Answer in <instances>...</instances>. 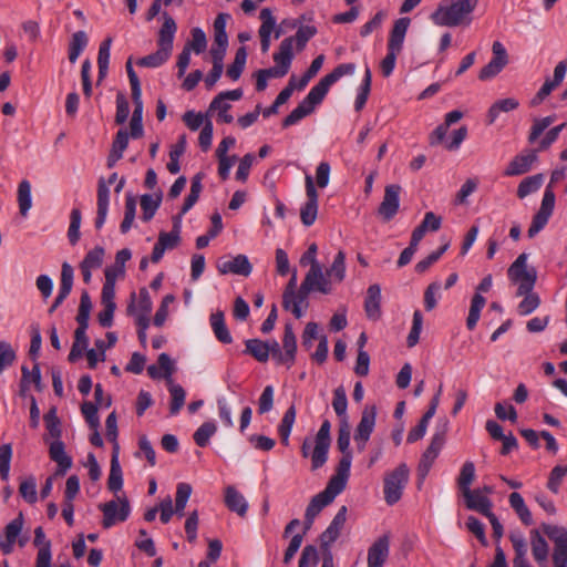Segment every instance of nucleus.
<instances>
[{
    "label": "nucleus",
    "mask_w": 567,
    "mask_h": 567,
    "mask_svg": "<svg viewBox=\"0 0 567 567\" xmlns=\"http://www.w3.org/2000/svg\"><path fill=\"white\" fill-rule=\"evenodd\" d=\"M478 0L442 1L431 14V20L440 27H457L476 8Z\"/></svg>",
    "instance_id": "f257e3e1"
},
{
    "label": "nucleus",
    "mask_w": 567,
    "mask_h": 567,
    "mask_svg": "<svg viewBox=\"0 0 567 567\" xmlns=\"http://www.w3.org/2000/svg\"><path fill=\"white\" fill-rule=\"evenodd\" d=\"M409 477L410 471L404 463L385 474L383 480V494L388 505L392 506L401 499Z\"/></svg>",
    "instance_id": "f03ea898"
},
{
    "label": "nucleus",
    "mask_w": 567,
    "mask_h": 567,
    "mask_svg": "<svg viewBox=\"0 0 567 567\" xmlns=\"http://www.w3.org/2000/svg\"><path fill=\"white\" fill-rule=\"evenodd\" d=\"M543 533L554 542V567H567V529L563 526L542 524Z\"/></svg>",
    "instance_id": "7ed1b4c3"
},
{
    "label": "nucleus",
    "mask_w": 567,
    "mask_h": 567,
    "mask_svg": "<svg viewBox=\"0 0 567 567\" xmlns=\"http://www.w3.org/2000/svg\"><path fill=\"white\" fill-rule=\"evenodd\" d=\"M100 511L103 513L102 525L104 528H111L117 522H125L131 513L130 503L126 497L116 501H110L99 505Z\"/></svg>",
    "instance_id": "20e7f679"
},
{
    "label": "nucleus",
    "mask_w": 567,
    "mask_h": 567,
    "mask_svg": "<svg viewBox=\"0 0 567 567\" xmlns=\"http://www.w3.org/2000/svg\"><path fill=\"white\" fill-rule=\"evenodd\" d=\"M492 53L491 61L480 71L478 79L481 81L495 78L508 63L507 51L499 41L493 43Z\"/></svg>",
    "instance_id": "39448f33"
},
{
    "label": "nucleus",
    "mask_w": 567,
    "mask_h": 567,
    "mask_svg": "<svg viewBox=\"0 0 567 567\" xmlns=\"http://www.w3.org/2000/svg\"><path fill=\"white\" fill-rule=\"evenodd\" d=\"M117 179V174L113 173L107 183L101 178L97 183V200H96V218H95V228L101 229L106 221L109 205H110V188L109 185L115 183Z\"/></svg>",
    "instance_id": "423d86ee"
},
{
    "label": "nucleus",
    "mask_w": 567,
    "mask_h": 567,
    "mask_svg": "<svg viewBox=\"0 0 567 567\" xmlns=\"http://www.w3.org/2000/svg\"><path fill=\"white\" fill-rule=\"evenodd\" d=\"M306 195L307 202L301 207L300 219L307 227L313 225L318 215V193L316 190L313 179L311 175H306Z\"/></svg>",
    "instance_id": "0eeeda50"
},
{
    "label": "nucleus",
    "mask_w": 567,
    "mask_h": 567,
    "mask_svg": "<svg viewBox=\"0 0 567 567\" xmlns=\"http://www.w3.org/2000/svg\"><path fill=\"white\" fill-rule=\"evenodd\" d=\"M350 468L351 466L346 460L338 463L336 474L331 476L326 488L321 492L326 498L333 502V499L344 491L350 476Z\"/></svg>",
    "instance_id": "6e6552de"
},
{
    "label": "nucleus",
    "mask_w": 567,
    "mask_h": 567,
    "mask_svg": "<svg viewBox=\"0 0 567 567\" xmlns=\"http://www.w3.org/2000/svg\"><path fill=\"white\" fill-rule=\"evenodd\" d=\"M401 187L396 184L388 185L384 189L383 199L378 208V214L384 221H390L400 207Z\"/></svg>",
    "instance_id": "1a4fd4ad"
},
{
    "label": "nucleus",
    "mask_w": 567,
    "mask_h": 567,
    "mask_svg": "<svg viewBox=\"0 0 567 567\" xmlns=\"http://www.w3.org/2000/svg\"><path fill=\"white\" fill-rule=\"evenodd\" d=\"M217 269L221 275L234 274L247 277L252 271V266L245 255H237L231 259H219Z\"/></svg>",
    "instance_id": "9d476101"
},
{
    "label": "nucleus",
    "mask_w": 567,
    "mask_h": 567,
    "mask_svg": "<svg viewBox=\"0 0 567 567\" xmlns=\"http://www.w3.org/2000/svg\"><path fill=\"white\" fill-rule=\"evenodd\" d=\"M312 290L309 287L303 288L301 282L300 288L292 292L291 296H282V307L289 310L292 315L300 319L303 316L302 307H308V296Z\"/></svg>",
    "instance_id": "9b49d317"
},
{
    "label": "nucleus",
    "mask_w": 567,
    "mask_h": 567,
    "mask_svg": "<svg viewBox=\"0 0 567 567\" xmlns=\"http://www.w3.org/2000/svg\"><path fill=\"white\" fill-rule=\"evenodd\" d=\"M302 284L305 289L306 287H309L312 291H319L324 295L331 292L330 280L326 275H323L320 264H316L310 267Z\"/></svg>",
    "instance_id": "f8f14e48"
},
{
    "label": "nucleus",
    "mask_w": 567,
    "mask_h": 567,
    "mask_svg": "<svg viewBox=\"0 0 567 567\" xmlns=\"http://www.w3.org/2000/svg\"><path fill=\"white\" fill-rule=\"evenodd\" d=\"M390 554V540L386 535L379 537L368 550V567H383Z\"/></svg>",
    "instance_id": "ddd939ff"
},
{
    "label": "nucleus",
    "mask_w": 567,
    "mask_h": 567,
    "mask_svg": "<svg viewBox=\"0 0 567 567\" xmlns=\"http://www.w3.org/2000/svg\"><path fill=\"white\" fill-rule=\"evenodd\" d=\"M347 518V507L341 506L330 525L321 534L320 540L323 548H328L330 544L337 540Z\"/></svg>",
    "instance_id": "4468645a"
},
{
    "label": "nucleus",
    "mask_w": 567,
    "mask_h": 567,
    "mask_svg": "<svg viewBox=\"0 0 567 567\" xmlns=\"http://www.w3.org/2000/svg\"><path fill=\"white\" fill-rule=\"evenodd\" d=\"M377 408L374 405L365 406L361 419L354 432V440L369 441L375 426Z\"/></svg>",
    "instance_id": "2eb2a0df"
},
{
    "label": "nucleus",
    "mask_w": 567,
    "mask_h": 567,
    "mask_svg": "<svg viewBox=\"0 0 567 567\" xmlns=\"http://www.w3.org/2000/svg\"><path fill=\"white\" fill-rule=\"evenodd\" d=\"M162 18L163 24L158 32L157 45L172 53L177 25L167 12H163Z\"/></svg>",
    "instance_id": "dca6fc26"
},
{
    "label": "nucleus",
    "mask_w": 567,
    "mask_h": 567,
    "mask_svg": "<svg viewBox=\"0 0 567 567\" xmlns=\"http://www.w3.org/2000/svg\"><path fill=\"white\" fill-rule=\"evenodd\" d=\"M537 156L535 151H529L527 153H522L515 156L509 164L507 165L504 174L506 176H518L527 173L533 163L536 161Z\"/></svg>",
    "instance_id": "f3484780"
},
{
    "label": "nucleus",
    "mask_w": 567,
    "mask_h": 567,
    "mask_svg": "<svg viewBox=\"0 0 567 567\" xmlns=\"http://www.w3.org/2000/svg\"><path fill=\"white\" fill-rule=\"evenodd\" d=\"M50 458L58 464L56 475H64L72 466V458L65 453L64 443L61 440L52 441L49 446Z\"/></svg>",
    "instance_id": "a211bd4d"
},
{
    "label": "nucleus",
    "mask_w": 567,
    "mask_h": 567,
    "mask_svg": "<svg viewBox=\"0 0 567 567\" xmlns=\"http://www.w3.org/2000/svg\"><path fill=\"white\" fill-rule=\"evenodd\" d=\"M462 494L465 498L466 507L468 509L476 511L480 514L484 515L485 517H487L489 514L493 513L491 511L492 502L489 501L488 497L482 495L480 489H475V491L470 489Z\"/></svg>",
    "instance_id": "6ab92c4d"
},
{
    "label": "nucleus",
    "mask_w": 567,
    "mask_h": 567,
    "mask_svg": "<svg viewBox=\"0 0 567 567\" xmlns=\"http://www.w3.org/2000/svg\"><path fill=\"white\" fill-rule=\"evenodd\" d=\"M364 311L369 319L378 320L381 317V287L371 285L367 290Z\"/></svg>",
    "instance_id": "aec40b11"
},
{
    "label": "nucleus",
    "mask_w": 567,
    "mask_h": 567,
    "mask_svg": "<svg viewBox=\"0 0 567 567\" xmlns=\"http://www.w3.org/2000/svg\"><path fill=\"white\" fill-rule=\"evenodd\" d=\"M410 22L411 20L409 18H400L394 22L388 40V51H402Z\"/></svg>",
    "instance_id": "412c9836"
},
{
    "label": "nucleus",
    "mask_w": 567,
    "mask_h": 567,
    "mask_svg": "<svg viewBox=\"0 0 567 567\" xmlns=\"http://www.w3.org/2000/svg\"><path fill=\"white\" fill-rule=\"evenodd\" d=\"M259 18L261 20L259 28L260 45L262 53H266L270 48V34L276 27V19L269 8H264L260 11Z\"/></svg>",
    "instance_id": "4be33fe9"
},
{
    "label": "nucleus",
    "mask_w": 567,
    "mask_h": 567,
    "mask_svg": "<svg viewBox=\"0 0 567 567\" xmlns=\"http://www.w3.org/2000/svg\"><path fill=\"white\" fill-rule=\"evenodd\" d=\"M132 99L134 110L130 122V135L132 138L136 140L142 137L144 134L142 91L137 92V95L132 93Z\"/></svg>",
    "instance_id": "5701e85b"
},
{
    "label": "nucleus",
    "mask_w": 567,
    "mask_h": 567,
    "mask_svg": "<svg viewBox=\"0 0 567 567\" xmlns=\"http://www.w3.org/2000/svg\"><path fill=\"white\" fill-rule=\"evenodd\" d=\"M508 278L512 282L518 284L516 295L522 296L533 291L536 282V271L534 269L519 268L516 275H508Z\"/></svg>",
    "instance_id": "b1692460"
},
{
    "label": "nucleus",
    "mask_w": 567,
    "mask_h": 567,
    "mask_svg": "<svg viewBox=\"0 0 567 567\" xmlns=\"http://www.w3.org/2000/svg\"><path fill=\"white\" fill-rule=\"evenodd\" d=\"M209 324L214 332L215 338L224 343L229 344L233 342V337L226 326L224 311L217 310L209 317Z\"/></svg>",
    "instance_id": "393cba45"
},
{
    "label": "nucleus",
    "mask_w": 567,
    "mask_h": 567,
    "mask_svg": "<svg viewBox=\"0 0 567 567\" xmlns=\"http://www.w3.org/2000/svg\"><path fill=\"white\" fill-rule=\"evenodd\" d=\"M530 547L535 561L543 566L547 561L549 546L538 529L530 530Z\"/></svg>",
    "instance_id": "a878e982"
},
{
    "label": "nucleus",
    "mask_w": 567,
    "mask_h": 567,
    "mask_svg": "<svg viewBox=\"0 0 567 567\" xmlns=\"http://www.w3.org/2000/svg\"><path fill=\"white\" fill-rule=\"evenodd\" d=\"M225 504L228 509L237 513L241 517L246 515L248 509L246 498L233 486H228L225 489Z\"/></svg>",
    "instance_id": "bb28decb"
},
{
    "label": "nucleus",
    "mask_w": 567,
    "mask_h": 567,
    "mask_svg": "<svg viewBox=\"0 0 567 567\" xmlns=\"http://www.w3.org/2000/svg\"><path fill=\"white\" fill-rule=\"evenodd\" d=\"M282 348L285 353V360L287 368H291L296 361L297 353V339L290 323L285 326L284 337H282Z\"/></svg>",
    "instance_id": "cd10ccee"
},
{
    "label": "nucleus",
    "mask_w": 567,
    "mask_h": 567,
    "mask_svg": "<svg viewBox=\"0 0 567 567\" xmlns=\"http://www.w3.org/2000/svg\"><path fill=\"white\" fill-rule=\"evenodd\" d=\"M331 86L330 82H327V79L323 76L310 89L302 102L313 111L323 101Z\"/></svg>",
    "instance_id": "c85d7f7f"
},
{
    "label": "nucleus",
    "mask_w": 567,
    "mask_h": 567,
    "mask_svg": "<svg viewBox=\"0 0 567 567\" xmlns=\"http://www.w3.org/2000/svg\"><path fill=\"white\" fill-rule=\"evenodd\" d=\"M293 43L295 38L288 37L281 41L278 52L274 53L275 63L287 71H289L291 61L293 59Z\"/></svg>",
    "instance_id": "c756f323"
},
{
    "label": "nucleus",
    "mask_w": 567,
    "mask_h": 567,
    "mask_svg": "<svg viewBox=\"0 0 567 567\" xmlns=\"http://www.w3.org/2000/svg\"><path fill=\"white\" fill-rule=\"evenodd\" d=\"M519 106L518 100L514 97H507L497 100L494 102L487 112V123L493 124L501 113H508L516 110Z\"/></svg>",
    "instance_id": "7c9ffc66"
},
{
    "label": "nucleus",
    "mask_w": 567,
    "mask_h": 567,
    "mask_svg": "<svg viewBox=\"0 0 567 567\" xmlns=\"http://www.w3.org/2000/svg\"><path fill=\"white\" fill-rule=\"evenodd\" d=\"M92 309V301L87 291H83L80 299L79 311L76 315V322L79 334L82 336L83 330L86 331L89 328L90 313Z\"/></svg>",
    "instance_id": "2f4dec72"
},
{
    "label": "nucleus",
    "mask_w": 567,
    "mask_h": 567,
    "mask_svg": "<svg viewBox=\"0 0 567 567\" xmlns=\"http://www.w3.org/2000/svg\"><path fill=\"white\" fill-rule=\"evenodd\" d=\"M508 502L524 525L529 526L533 524L532 513L519 493L513 492L508 497Z\"/></svg>",
    "instance_id": "473e14b6"
},
{
    "label": "nucleus",
    "mask_w": 567,
    "mask_h": 567,
    "mask_svg": "<svg viewBox=\"0 0 567 567\" xmlns=\"http://www.w3.org/2000/svg\"><path fill=\"white\" fill-rule=\"evenodd\" d=\"M442 219L436 216L433 212H427L424 215L421 224L414 228L412 235L422 240L426 231H436L441 228Z\"/></svg>",
    "instance_id": "72a5a7b5"
},
{
    "label": "nucleus",
    "mask_w": 567,
    "mask_h": 567,
    "mask_svg": "<svg viewBox=\"0 0 567 567\" xmlns=\"http://www.w3.org/2000/svg\"><path fill=\"white\" fill-rule=\"evenodd\" d=\"M245 352L254 357L257 361L264 363L269 359L268 342L259 339H248L245 341Z\"/></svg>",
    "instance_id": "f704fd0d"
},
{
    "label": "nucleus",
    "mask_w": 567,
    "mask_h": 567,
    "mask_svg": "<svg viewBox=\"0 0 567 567\" xmlns=\"http://www.w3.org/2000/svg\"><path fill=\"white\" fill-rule=\"evenodd\" d=\"M447 425H449V422L446 420H443L442 422H440L436 425L435 432L431 439V443H430L429 447L424 451L429 455L431 454V455H435L437 457V455H439L440 451L442 450L444 442H445Z\"/></svg>",
    "instance_id": "c9c22d12"
},
{
    "label": "nucleus",
    "mask_w": 567,
    "mask_h": 567,
    "mask_svg": "<svg viewBox=\"0 0 567 567\" xmlns=\"http://www.w3.org/2000/svg\"><path fill=\"white\" fill-rule=\"evenodd\" d=\"M509 540L513 545L515 557L513 559V566L528 564L526 558L527 555V543L522 534L512 533Z\"/></svg>",
    "instance_id": "e433bc0d"
},
{
    "label": "nucleus",
    "mask_w": 567,
    "mask_h": 567,
    "mask_svg": "<svg viewBox=\"0 0 567 567\" xmlns=\"http://www.w3.org/2000/svg\"><path fill=\"white\" fill-rule=\"evenodd\" d=\"M17 199L20 214L22 216H27L32 207L31 184L28 179L20 182L18 186Z\"/></svg>",
    "instance_id": "4c0bfd02"
},
{
    "label": "nucleus",
    "mask_w": 567,
    "mask_h": 567,
    "mask_svg": "<svg viewBox=\"0 0 567 567\" xmlns=\"http://www.w3.org/2000/svg\"><path fill=\"white\" fill-rule=\"evenodd\" d=\"M89 39L84 31H76L72 34L69 43V60L75 63L82 51L87 47Z\"/></svg>",
    "instance_id": "58836bf2"
},
{
    "label": "nucleus",
    "mask_w": 567,
    "mask_h": 567,
    "mask_svg": "<svg viewBox=\"0 0 567 567\" xmlns=\"http://www.w3.org/2000/svg\"><path fill=\"white\" fill-rule=\"evenodd\" d=\"M162 203V196L161 195H150L144 194L141 196V207H142V219L143 221L147 223L150 221L156 210L158 209L159 205Z\"/></svg>",
    "instance_id": "ea45409f"
},
{
    "label": "nucleus",
    "mask_w": 567,
    "mask_h": 567,
    "mask_svg": "<svg viewBox=\"0 0 567 567\" xmlns=\"http://www.w3.org/2000/svg\"><path fill=\"white\" fill-rule=\"evenodd\" d=\"M136 215V198L133 194L128 193L125 196L124 218L120 225L122 234H126L133 226Z\"/></svg>",
    "instance_id": "a19ab883"
},
{
    "label": "nucleus",
    "mask_w": 567,
    "mask_h": 567,
    "mask_svg": "<svg viewBox=\"0 0 567 567\" xmlns=\"http://www.w3.org/2000/svg\"><path fill=\"white\" fill-rule=\"evenodd\" d=\"M296 90L295 76L292 75L289 80L288 85L277 95L275 102L262 111L265 117H269L278 112V107L285 104Z\"/></svg>",
    "instance_id": "79ce46f5"
},
{
    "label": "nucleus",
    "mask_w": 567,
    "mask_h": 567,
    "mask_svg": "<svg viewBox=\"0 0 567 567\" xmlns=\"http://www.w3.org/2000/svg\"><path fill=\"white\" fill-rule=\"evenodd\" d=\"M246 61H247L246 48L240 47L236 51L235 59H234L233 63L227 68L226 75L230 80L237 81L240 78V75L245 69Z\"/></svg>",
    "instance_id": "37998d69"
},
{
    "label": "nucleus",
    "mask_w": 567,
    "mask_h": 567,
    "mask_svg": "<svg viewBox=\"0 0 567 567\" xmlns=\"http://www.w3.org/2000/svg\"><path fill=\"white\" fill-rule=\"evenodd\" d=\"M188 51L194 52L195 54L203 53L207 48V39L205 32L196 27L190 30V40L186 42L184 45Z\"/></svg>",
    "instance_id": "c03bdc74"
},
{
    "label": "nucleus",
    "mask_w": 567,
    "mask_h": 567,
    "mask_svg": "<svg viewBox=\"0 0 567 567\" xmlns=\"http://www.w3.org/2000/svg\"><path fill=\"white\" fill-rule=\"evenodd\" d=\"M168 391L171 393L169 412L172 415H176L185 403L186 393L179 384H174L172 379L168 381Z\"/></svg>",
    "instance_id": "a18cd8bd"
},
{
    "label": "nucleus",
    "mask_w": 567,
    "mask_h": 567,
    "mask_svg": "<svg viewBox=\"0 0 567 567\" xmlns=\"http://www.w3.org/2000/svg\"><path fill=\"white\" fill-rule=\"evenodd\" d=\"M231 109V105L224 101L219 100V96H215L209 104L208 112H217V122L230 124L234 121V116L228 113Z\"/></svg>",
    "instance_id": "49530a36"
},
{
    "label": "nucleus",
    "mask_w": 567,
    "mask_h": 567,
    "mask_svg": "<svg viewBox=\"0 0 567 567\" xmlns=\"http://www.w3.org/2000/svg\"><path fill=\"white\" fill-rule=\"evenodd\" d=\"M544 182V177L542 174H536L529 177L524 178L517 188V196L519 198H525L532 193L537 192Z\"/></svg>",
    "instance_id": "de8ad7c7"
},
{
    "label": "nucleus",
    "mask_w": 567,
    "mask_h": 567,
    "mask_svg": "<svg viewBox=\"0 0 567 567\" xmlns=\"http://www.w3.org/2000/svg\"><path fill=\"white\" fill-rule=\"evenodd\" d=\"M171 52L158 48L157 51L137 60V65L143 68H158L171 56Z\"/></svg>",
    "instance_id": "09e8293b"
},
{
    "label": "nucleus",
    "mask_w": 567,
    "mask_h": 567,
    "mask_svg": "<svg viewBox=\"0 0 567 567\" xmlns=\"http://www.w3.org/2000/svg\"><path fill=\"white\" fill-rule=\"evenodd\" d=\"M112 44V38H106L99 48L97 54V66H99V79L102 80L106 76L110 63V50Z\"/></svg>",
    "instance_id": "8fccbe9b"
},
{
    "label": "nucleus",
    "mask_w": 567,
    "mask_h": 567,
    "mask_svg": "<svg viewBox=\"0 0 567 567\" xmlns=\"http://www.w3.org/2000/svg\"><path fill=\"white\" fill-rule=\"evenodd\" d=\"M330 445L321 442H315L313 450L310 452L311 470L316 471L322 467L327 460Z\"/></svg>",
    "instance_id": "3c124183"
},
{
    "label": "nucleus",
    "mask_w": 567,
    "mask_h": 567,
    "mask_svg": "<svg viewBox=\"0 0 567 567\" xmlns=\"http://www.w3.org/2000/svg\"><path fill=\"white\" fill-rule=\"evenodd\" d=\"M44 424L50 437L60 440L62 435L61 422L56 414V409L52 408L44 414Z\"/></svg>",
    "instance_id": "603ef678"
},
{
    "label": "nucleus",
    "mask_w": 567,
    "mask_h": 567,
    "mask_svg": "<svg viewBox=\"0 0 567 567\" xmlns=\"http://www.w3.org/2000/svg\"><path fill=\"white\" fill-rule=\"evenodd\" d=\"M337 446L339 451L342 453V456L339 462H343L346 460L348 461V464L351 466L352 452L350 451V431L347 426L339 429Z\"/></svg>",
    "instance_id": "864d4df0"
},
{
    "label": "nucleus",
    "mask_w": 567,
    "mask_h": 567,
    "mask_svg": "<svg viewBox=\"0 0 567 567\" xmlns=\"http://www.w3.org/2000/svg\"><path fill=\"white\" fill-rule=\"evenodd\" d=\"M89 344V338L86 336V331L83 330L82 336L79 334V330L74 331V342L72 344L71 351L69 353L68 360L70 362H75L80 359L84 351L86 350Z\"/></svg>",
    "instance_id": "5fc2aeb1"
},
{
    "label": "nucleus",
    "mask_w": 567,
    "mask_h": 567,
    "mask_svg": "<svg viewBox=\"0 0 567 567\" xmlns=\"http://www.w3.org/2000/svg\"><path fill=\"white\" fill-rule=\"evenodd\" d=\"M22 378L20 382L21 391L24 392L29 389L30 383H33L38 389H40L41 384V372L40 367L38 363H35L32 368V371H29V369L23 365L21 368Z\"/></svg>",
    "instance_id": "6e6d98bb"
},
{
    "label": "nucleus",
    "mask_w": 567,
    "mask_h": 567,
    "mask_svg": "<svg viewBox=\"0 0 567 567\" xmlns=\"http://www.w3.org/2000/svg\"><path fill=\"white\" fill-rule=\"evenodd\" d=\"M216 431H217V426H216L215 422H213V421L204 422L195 431L193 439L198 446L205 447L208 444L209 439L216 433Z\"/></svg>",
    "instance_id": "4d7b16f0"
},
{
    "label": "nucleus",
    "mask_w": 567,
    "mask_h": 567,
    "mask_svg": "<svg viewBox=\"0 0 567 567\" xmlns=\"http://www.w3.org/2000/svg\"><path fill=\"white\" fill-rule=\"evenodd\" d=\"M327 277L332 278L333 280L341 282L346 276V255L343 251H339L330 268L327 270Z\"/></svg>",
    "instance_id": "13d9d810"
},
{
    "label": "nucleus",
    "mask_w": 567,
    "mask_h": 567,
    "mask_svg": "<svg viewBox=\"0 0 567 567\" xmlns=\"http://www.w3.org/2000/svg\"><path fill=\"white\" fill-rule=\"evenodd\" d=\"M475 477V466L471 461H466L460 472L457 485L462 493L470 491V486Z\"/></svg>",
    "instance_id": "bf43d9fd"
},
{
    "label": "nucleus",
    "mask_w": 567,
    "mask_h": 567,
    "mask_svg": "<svg viewBox=\"0 0 567 567\" xmlns=\"http://www.w3.org/2000/svg\"><path fill=\"white\" fill-rule=\"evenodd\" d=\"M107 487L113 493H117L123 487V472L118 461L111 462Z\"/></svg>",
    "instance_id": "052dcab7"
},
{
    "label": "nucleus",
    "mask_w": 567,
    "mask_h": 567,
    "mask_svg": "<svg viewBox=\"0 0 567 567\" xmlns=\"http://www.w3.org/2000/svg\"><path fill=\"white\" fill-rule=\"evenodd\" d=\"M567 475V466L566 465H556L549 473V477L547 481V488L557 494L559 492V487L561 482Z\"/></svg>",
    "instance_id": "680f3d73"
},
{
    "label": "nucleus",
    "mask_w": 567,
    "mask_h": 567,
    "mask_svg": "<svg viewBox=\"0 0 567 567\" xmlns=\"http://www.w3.org/2000/svg\"><path fill=\"white\" fill-rule=\"evenodd\" d=\"M313 111L305 104V102H300L296 109H293L289 115H287L282 121V127H289L291 125L297 124L303 117L311 114Z\"/></svg>",
    "instance_id": "e2e57ef3"
},
{
    "label": "nucleus",
    "mask_w": 567,
    "mask_h": 567,
    "mask_svg": "<svg viewBox=\"0 0 567 567\" xmlns=\"http://www.w3.org/2000/svg\"><path fill=\"white\" fill-rule=\"evenodd\" d=\"M556 121L555 115H549L543 118L534 120L528 135V142L534 143Z\"/></svg>",
    "instance_id": "0e129e2a"
},
{
    "label": "nucleus",
    "mask_w": 567,
    "mask_h": 567,
    "mask_svg": "<svg viewBox=\"0 0 567 567\" xmlns=\"http://www.w3.org/2000/svg\"><path fill=\"white\" fill-rule=\"evenodd\" d=\"M19 493L25 502L33 504L37 502V481L30 476L22 481L19 486Z\"/></svg>",
    "instance_id": "69168bd1"
},
{
    "label": "nucleus",
    "mask_w": 567,
    "mask_h": 567,
    "mask_svg": "<svg viewBox=\"0 0 567 567\" xmlns=\"http://www.w3.org/2000/svg\"><path fill=\"white\" fill-rule=\"evenodd\" d=\"M332 503L330 499L326 498L324 495L320 492L316 496H313L306 508V516H309V520L311 518H316L319 513Z\"/></svg>",
    "instance_id": "338daca9"
},
{
    "label": "nucleus",
    "mask_w": 567,
    "mask_h": 567,
    "mask_svg": "<svg viewBox=\"0 0 567 567\" xmlns=\"http://www.w3.org/2000/svg\"><path fill=\"white\" fill-rule=\"evenodd\" d=\"M523 296L524 299L518 303L517 311L520 316H527L538 308L540 299L532 291L524 293Z\"/></svg>",
    "instance_id": "774afa93"
}]
</instances>
